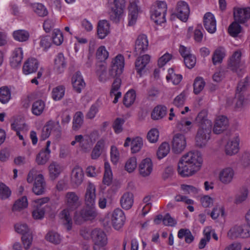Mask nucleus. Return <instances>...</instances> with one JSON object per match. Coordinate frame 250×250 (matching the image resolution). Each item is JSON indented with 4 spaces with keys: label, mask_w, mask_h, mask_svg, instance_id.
<instances>
[{
    "label": "nucleus",
    "mask_w": 250,
    "mask_h": 250,
    "mask_svg": "<svg viewBox=\"0 0 250 250\" xmlns=\"http://www.w3.org/2000/svg\"><path fill=\"white\" fill-rule=\"evenodd\" d=\"M203 163L200 152L191 150L183 155L178 164V172L183 177L192 176L199 171Z\"/></svg>",
    "instance_id": "obj_1"
},
{
    "label": "nucleus",
    "mask_w": 250,
    "mask_h": 250,
    "mask_svg": "<svg viewBox=\"0 0 250 250\" xmlns=\"http://www.w3.org/2000/svg\"><path fill=\"white\" fill-rule=\"evenodd\" d=\"M64 203L66 208L62 211L61 217L63 220V225L67 229L69 230L71 229L72 225L70 212L76 210L81 205V202L79 196L76 192L69 191L65 195Z\"/></svg>",
    "instance_id": "obj_2"
},
{
    "label": "nucleus",
    "mask_w": 250,
    "mask_h": 250,
    "mask_svg": "<svg viewBox=\"0 0 250 250\" xmlns=\"http://www.w3.org/2000/svg\"><path fill=\"white\" fill-rule=\"evenodd\" d=\"M196 120L199 128L195 137L196 145L199 147H203L207 145L210 139L212 122L207 119L204 112H200Z\"/></svg>",
    "instance_id": "obj_3"
},
{
    "label": "nucleus",
    "mask_w": 250,
    "mask_h": 250,
    "mask_svg": "<svg viewBox=\"0 0 250 250\" xmlns=\"http://www.w3.org/2000/svg\"><path fill=\"white\" fill-rule=\"evenodd\" d=\"M37 173V170L32 168L28 173L27 181L28 183H31L34 180L33 192L36 195H42L45 192L46 183L43 175L39 174L36 176Z\"/></svg>",
    "instance_id": "obj_4"
},
{
    "label": "nucleus",
    "mask_w": 250,
    "mask_h": 250,
    "mask_svg": "<svg viewBox=\"0 0 250 250\" xmlns=\"http://www.w3.org/2000/svg\"><path fill=\"white\" fill-rule=\"evenodd\" d=\"M167 5L164 1H157L152 6L150 13L151 19L154 22L160 24L166 21Z\"/></svg>",
    "instance_id": "obj_5"
},
{
    "label": "nucleus",
    "mask_w": 250,
    "mask_h": 250,
    "mask_svg": "<svg viewBox=\"0 0 250 250\" xmlns=\"http://www.w3.org/2000/svg\"><path fill=\"white\" fill-rule=\"evenodd\" d=\"M108 3L111 6L110 20L114 22H118L123 13L125 0H108Z\"/></svg>",
    "instance_id": "obj_6"
},
{
    "label": "nucleus",
    "mask_w": 250,
    "mask_h": 250,
    "mask_svg": "<svg viewBox=\"0 0 250 250\" xmlns=\"http://www.w3.org/2000/svg\"><path fill=\"white\" fill-rule=\"evenodd\" d=\"M52 133L55 136L59 138L61 135V127L59 122H54L50 121L44 126L42 129L41 135V138L44 140L49 137Z\"/></svg>",
    "instance_id": "obj_7"
},
{
    "label": "nucleus",
    "mask_w": 250,
    "mask_h": 250,
    "mask_svg": "<svg viewBox=\"0 0 250 250\" xmlns=\"http://www.w3.org/2000/svg\"><path fill=\"white\" fill-rule=\"evenodd\" d=\"M125 66L124 57L121 54L118 55L112 61L109 70L110 75L113 77L119 76L123 72Z\"/></svg>",
    "instance_id": "obj_8"
},
{
    "label": "nucleus",
    "mask_w": 250,
    "mask_h": 250,
    "mask_svg": "<svg viewBox=\"0 0 250 250\" xmlns=\"http://www.w3.org/2000/svg\"><path fill=\"white\" fill-rule=\"evenodd\" d=\"M174 14L183 21H186L189 14V7L188 4L184 1H178L177 3Z\"/></svg>",
    "instance_id": "obj_9"
},
{
    "label": "nucleus",
    "mask_w": 250,
    "mask_h": 250,
    "mask_svg": "<svg viewBox=\"0 0 250 250\" xmlns=\"http://www.w3.org/2000/svg\"><path fill=\"white\" fill-rule=\"evenodd\" d=\"M125 217L124 211L120 208L114 209L112 214L111 222L116 229H121L125 224Z\"/></svg>",
    "instance_id": "obj_10"
},
{
    "label": "nucleus",
    "mask_w": 250,
    "mask_h": 250,
    "mask_svg": "<svg viewBox=\"0 0 250 250\" xmlns=\"http://www.w3.org/2000/svg\"><path fill=\"white\" fill-rule=\"evenodd\" d=\"M187 142L185 136L180 133L175 134L172 140V150L178 154L182 152L186 148Z\"/></svg>",
    "instance_id": "obj_11"
},
{
    "label": "nucleus",
    "mask_w": 250,
    "mask_h": 250,
    "mask_svg": "<svg viewBox=\"0 0 250 250\" xmlns=\"http://www.w3.org/2000/svg\"><path fill=\"white\" fill-rule=\"evenodd\" d=\"M234 171L230 167H227L221 169L219 173L218 178L220 182L224 185L231 183L234 177Z\"/></svg>",
    "instance_id": "obj_12"
},
{
    "label": "nucleus",
    "mask_w": 250,
    "mask_h": 250,
    "mask_svg": "<svg viewBox=\"0 0 250 250\" xmlns=\"http://www.w3.org/2000/svg\"><path fill=\"white\" fill-rule=\"evenodd\" d=\"M204 26L206 30L210 34L216 31V21L214 15L210 12L206 13L203 18Z\"/></svg>",
    "instance_id": "obj_13"
},
{
    "label": "nucleus",
    "mask_w": 250,
    "mask_h": 250,
    "mask_svg": "<svg viewBox=\"0 0 250 250\" xmlns=\"http://www.w3.org/2000/svg\"><path fill=\"white\" fill-rule=\"evenodd\" d=\"M148 42L146 35H139L135 42L134 53L136 56L140 55L147 50Z\"/></svg>",
    "instance_id": "obj_14"
},
{
    "label": "nucleus",
    "mask_w": 250,
    "mask_h": 250,
    "mask_svg": "<svg viewBox=\"0 0 250 250\" xmlns=\"http://www.w3.org/2000/svg\"><path fill=\"white\" fill-rule=\"evenodd\" d=\"M83 178L84 173L82 168L78 166H76L71 172V184L75 187H78L82 184Z\"/></svg>",
    "instance_id": "obj_15"
},
{
    "label": "nucleus",
    "mask_w": 250,
    "mask_h": 250,
    "mask_svg": "<svg viewBox=\"0 0 250 250\" xmlns=\"http://www.w3.org/2000/svg\"><path fill=\"white\" fill-rule=\"evenodd\" d=\"M138 170L142 177L149 176L153 170V163L151 159L146 158L142 160L139 165Z\"/></svg>",
    "instance_id": "obj_16"
},
{
    "label": "nucleus",
    "mask_w": 250,
    "mask_h": 250,
    "mask_svg": "<svg viewBox=\"0 0 250 250\" xmlns=\"http://www.w3.org/2000/svg\"><path fill=\"white\" fill-rule=\"evenodd\" d=\"M96 187L95 185L89 183L86 188L84 195L85 206H95Z\"/></svg>",
    "instance_id": "obj_17"
},
{
    "label": "nucleus",
    "mask_w": 250,
    "mask_h": 250,
    "mask_svg": "<svg viewBox=\"0 0 250 250\" xmlns=\"http://www.w3.org/2000/svg\"><path fill=\"white\" fill-rule=\"evenodd\" d=\"M239 137L237 135L234 137L232 140L228 141L225 148L226 154L232 156L236 154L239 149Z\"/></svg>",
    "instance_id": "obj_18"
},
{
    "label": "nucleus",
    "mask_w": 250,
    "mask_h": 250,
    "mask_svg": "<svg viewBox=\"0 0 250 250\" xmlns=\"http://www.w3.org/2000/svg\"><path fill=\"white\" fill-rule=\"evenodd\" d=\"M233 14L236 22L244 23L250 18V8H237L234 10Z\"/></svg>",
    "instance_id": "obj_19"
},
{
    "label": "nucleus",
    "mask_w": 250,
    "mask_h": 250,
    "mask_svg": "<svg viewBox=\"0 0 250 250\" xmlns=\"http://www.w3.org/2000/svg\"><path fill=\"white\" fill-rule=\"evenodd\" d=\"M229 125L228 118L225 116H219L215 120L213 127V132L217 134L222 133L226 130Z\"/></svg>",
    "instance_id": "obj_20"
},
{
    "label": "nucleus",
    "mask_w": 250,
    "mask_h": 250,
    "mask_svg": "<svg viewBox=\"0 0 250 250\" xmlns=\"http://www.w3.org/2000/svg\"><path fill=\"white\" fill-rule=\"evenodd\" d=\"M71 83L73 89L78 93H80L85 86L83 76L79 71L76 72L72 76Z\"/></svg>",
    "instance_id": "obj_21"
},
{
    "label": "nucleus",
    "mask_w": 250,
    "mask_h": 250,
    "mask_svg": "<svg viewBox=\"0 0 250 250\" xmlns=\"http://www.w3.org/2000/svg\"><path fill=\"white\" fill-rule=\"evenodd\" d=\"M38 61L34 58H29L24 63L22 72L25 75L35 73L39 67Z\"/></svg>",
    "instance_id": "obj_22"
},
{
    "label": "nucleus",
    "mask_w": 250,
    "mask_h": 250,
    "mask_svg": "<svg viewBox=\"0 0 250 250\" xmlns=\"http://www.w3.org/2000/svg\"><path fill=\"white\" fill-rule=\"evenodd\" d=\"M128 25H133L136 23L138 15V8L136 0L130 1L128 6Z\"/></svg>",
    "instance_id": "obj_23"
},
{
    "label": "nucleus",
    "mask_w": 250,
    "mask_h": 250,
    "mask_svg": "<svg viewBox=\"0 0 250 250\" xmlns=\"http://www.w3.org/2000/svg\"><path fill=\"white\" fill-rule=\"evenodd\" d=\"M84 208L80 211V215L84 221L94 220L97 216V211L95 206H85Z\"/></svg>",
    "instance_id": "obj_24"
},
{
    "label": "nucleus",
    "mask_w": 250,
    "mask_h": 250,
    "mask_svg": "<svg viewBox=\"0 0 250 250\" xmlns=\"http://www.w3.org/2000/svg\"><path fill=\"white\" fill-rule=\"evenodd\" d=\"M97 35L99 39H104L110 32V24L106 20H101L98 22Z\"/></svg>",
    "instance_id": "obj_25"
},
{
    "label": "nucleus",
    "mask_w": 250,
    "mask_h": 250,
    "mask_svg": "<svg viewBox=\"0 0 250 250\" xmlns=\"http://www.w3.org/2000/svg\"><path fill=\"white\" fill-rule=\"evenodd\" d=\"M150 56L146 54L139 57L135 62V68L137 73L141 76L143 71L145 69L146 65L149 63Z\"/></svg>",
    "instance_id": "obj_26"
},
{
    "label": "nucleus",
    "mask_w": 250,
    "mask_h": 250,
    "mask_svg": "<svg viewBox=\"0 0 250 250\" xmlns=\"http://www.w3.org/2000/svg\"><path fill=\"white\" fill-rule=\"evenodd\" d=\"M23 59V51L21 47L16 48L13 51L12 56L10 60L11 66L16 68L19 66Z\"/></svg>",
    "instance_id": "obj_27"
},
{
    "label": "nucleus",
    "mask_w": 250,
    "mask_h": 250,
    "mask_svg": "<svg viewBox=\"0 0 250 250\" xmlns=\"http://www.w3.org/2000/svg\"><path fill=\"white\" fill-rule=\"evenodd\" d=\"M241 53L240 51H235L229 59L228 67L232 71L236 72L240 66Z\"/></svg>",
    "instance_id": "obj_28"
},
{
    "label": "nucleus",
    "mask_w": 250,
    "mask_h": 250,
    "mask_svg": "<svg viewBox=\"0 0 250 250\" xmlns=\"http://www.w3.org/2000/svg\"><path fill=\"white\" fill-rule=\"evenodd\" d=\"M91 239L93 243H107V237L102 229H95L92 231Z\"/></svg>",
    "instance_id": "obj_29"
},
{
    "label": "nucleus",
    "mask_w": 250,
    "mask_h": 250,
    "mask_svg": "<svg viewBox=\"0 0 250 250\" xmlns=\"http://www.w3.org/2000/svg\"><path fill=\"white\" fill-rule=\"evenodd\" d=\"M133 202V195L131 192L125 193L120 199L121 207L126 210L130 209L132 207Z\"/></svg>",
    "instance_id": "obj_30"
},
{
    "label": "nucleus",
    "mask_w": 250,
    "mask_h": 250,
    "mask_svg": "<svg viewBox=\"0 0 250 250\" xmlns=\"http://www.w3.org/2000/svg\"><path fill=\"white\" fill-rule=\"evenodd\" d=\"M45 240L55 245L61 244L62 240V236L57 231L55 230H49L45 236Z\"/></svg>",
    "instance_id": "obj_31"
},
{
    "label": "nucleus",
    "mask_w": 250,
    "mask_h": 250,
    "mask_svg": "<svg viewBox=\"0 0 250 250\" xmlns=\"http://www.w3.org/2000/svg\"><path fill=\"white\" fill-rule=\"evenodd\" d=\"M48 170L50 178L54 180L59 177L62 168L58 163L53 162L49 166Z\"/></svg>",
    "instance_id": "obj_32"
},
{
    "label": "nucleus",
    "mask_w": 250,
    "mask_h": 250,
    "mask_svg": "<svg viewBox=\"0 0 250 250\" xmlns=\"http://www.w3.org/2000/svg\"><path fill=\"white\" fill-rule=\"evenodd\" d=\"M248 85V82L246 80H243L240 81L238 84L236 89V96L239 99L237 102V105H242L244 100V96L242 95L241 93L245 91Z\"/></svg>",
    "instance_id": "obj_33"
},
{
    "label": "nucleus",
    "mask_w": 250,
    "mask_h": 250,
    "mask_svg": "<svg viewBox=\"0 0 250 250\" xmlns=\"http://www.w3.org/2000/svg\"><path fill=\"white\" fill-rule=\"evenodd\" d=\"M66 63L63 54L59 53L54 59V67L58 73H62L66 66Z\"/></svg>",
    "instance_id": "obj_34"
},
{
    "label": "nucleus",
    "mask_w": 250,
    "mask_h": 250,
    "mask_svg": "<svg viewBox=\"0 0 250 250\" xmlns=\"http://www.w3.org/2000/svg\"><path fill=\"white\" fill-rule=\"evenodd\" d=\"M225 55L226 51L224 47H219L217 48L214 51L212 57L213 64L216 65L217 63H221Z\"/></svg>",
    "instance_id": "obj_35"
},
{
    "label": "nucleus",
    "mask_w": 250,
    "mask_h": 250,
    "mask_svg": "<svg viewBox=\"0 0 250 250\" xmlns=\"http://www.w3.org/2000/svg\"><path fill=\"white\" fill-rule=\"evenodd\" d=\"M166 113L167 107L165 106L158 105L153 109L151 113V117L154 120H159L164 117Z\"/></svg>",
    "instance_id": "obj_36"
},
{
    "label": "nucleus",
    "mask_w": 250,
    "mask_h": 250,
    "mask_svg": "<svg viewBox=\"0 0 250 250\" xmlns=\"http://www.w3.org/2000/svg\"><path fill=\"white\" fill-rule=\"evenodd\" d=\"M104 146V140H101L97 142L91 152V157L92 159L95 160L100 157Z\"/></svg>",
    "instance_id": "obj_37"
},
{
    "label": "nucleus",
    "mask_w": 250,
    "mask_h": 250,
    "mask_svg": "<svg viewBox=\"0 0 250 250\" xmlns=\"http://www.w3.org/2000/svg\"><path fill=\"white\" fill-rule=\"evenodd\" d=\"M112 180V172L109 163L108 162L104 163V172L103 182L104 185H109Z\"/></svg>",
    "instance_id": "obj_38"
},
{
    "label": "nucleus",
    "mask_w": 250,
    "mask_h": 250,
    "mask_svg": "<svg viewBox=\"0 0 250 250\" xmlns=\"http://www.w3.org/2000/svg\"><path fill=\"white\" fill-rule=\"evenodd\" d=\"M136 92L133 89L128 90L125 95L123 99V103L126 107L131 105L136 99Z\"/></svg>",
    "instance_id": "obj_39"
},
{
    "label": "nucleus",
    "mask_w": 250,
    "mask_h": 250,
    "mask_svg": "<svg viewBox=\"0 0 250 250\" xmlns=\"http://www.w3.org/2000/svg\"><path fill=\"white\" fill-rule=\"evenodd\" d=\"M65 91L64 86L60 85L54 88L52 91V97L55 101H59L61 100L64 96Z\"/></svg>",
    "instance_id": "obj_40"
},
{
    "label": "nucleus",
    "mask_w": 250,
    "mask_h": 250,
    "mask_svg": "<svg viewBox=\"0 0 250 250\" xmlns=\"http://www.w3.org/2000/svg\"><path fill=\"white\" fill-rule=\"evenodd\" d=\"M45 107V103L41 100H38L32 104V112L36 116H39L43 112Z\"/></svg>",
    "instance_id": "obj_41"
},
{
    "label": "nucleus",
    "mask_w": 250,
    "mask_h": 250,
    "mask_svg": "<svg viewBox=\"0 0 250 250\" xmlns=\"http://www.w3.org/2000/svg\"><path fill=\"white\" fill-rule=\"evenodd\" d=\"M192 122L188 121L186 118H182L177 124L178 129L182 132L187 133L189 132L192 128Z\"/></svg>",
    "instance_id": "obj_42"
},
{
    "label": "nucleus",
    "mask_w": 250,
    "mask_h": 250,
    "mask_svg": "<svg viewBox=\"0 0 250 250\" xmlns=\"http://www.w3.org/2000/svg\"><path fill=\"white\" fill-rule=\"evenodd\" d=\"M166 79L167 82L171 81L174 84H179L182 79V76L180 74H176L174 73L172 68L168 70V74L166 76Z\"/></svg>",
    "instance_id": "obj_43"
},
{
    "label": "nucleus",
    "mask_w": 250,
    "mask_h": 250,
    "mask_svg": "<svg viewBox=\"0 0 250 250\" xmlns=\"http://www.w3.org/2000/svg\"><path fill=\"white\" fill-rule=\"evenodd\" d=\"M14 39L19 42H23L27 41L29 37L28 32L24 30H18L13 33Z\"/></svg>",
    "instance_id": "obj_44"
},
{
    "label": "nucleus",
    "mask_w": 250,
    "mask_h": 250,
    "mask_svg": "<svg viewBox=\"0 0 250 250\" xmlns=\"http://www.w3.org/2000/svg\"><path fill=\"white\" fill-rule=\"evenodd\" d=\"M243 227L235 226L230 229L228 232V236L231 239H234L238 237L247 236V235L242 234Z\"/></svg>",
    "instance_id": "obj_45"
},
{
    "label": "nucleus",
    "mask_w": 250,
    "mask_h": 250,
    "mask_svg": "<svg viewBox=\"0 0 250 250\" xmlns=\"http://www.w3.org/2000/svg\"><path fill=\"white\" fill-rule=\"evenodd\" d=\"M53 43L56 45H60L63 41V36L62 32L59 29H55L51 38Z\"/></svg>",
    "instance_id": "obj_46"
},
{
    "label": "nucleus",
    "mask_w": 250,
    "mask_h": 250,
    "mask_svg": "<svg viewBox=\"0 0 250 250\" xmlns=\"http://www.w3.org/2000/svg\"><path fill=\"white\" fill-rule=\"evenodd\" d=\"M170 146L167 142H163L159 147L157 151V156L159 159L166 157L169 152Z\"/></svg>",
    "instance_id": "obj_47"
},
{
    "label": "nucleus",
    "mask_w": 250,
    "mask_h": 250,
    "mask_svg": "<svg viewBox=\"0 0 250 250\" xmlns=\"http://www.w3.org/2000/svg\"><path fill=\"white\" fill-rule=\"evenodd\" d=\"M50 151L42 150L37 155L36 161L39 165H44L49 160Z\"/></svg>",
    "instance_id": "obj_48"
},
{
    "label": "nucleus",
    "mask_w": 250,
    "mask_h": 250,
    "mask_svg": "<svg viewBox=\"0 0 250 250\" xmlns=\"http://www.w3.org/2000/svg\"><path fill=\"white\" fill-rule=\"evenodd\" d=\"M83 114L82 112H77L73 117L72 128L77 130L80 128L83 124Z\"/></svg>",
    "instance_id": "obj_49"
},
{
    "label": "nucleus",
    "mask_w": 250,
    "mask_h": 250,
    "mask_svg": "<svg viewBox=\"0 0 250 250\" xmlns=\"http://www.w3.org/2000/svg\"><path fill=\"white\" fill-rule=\"evenodd\" d=\"M143 146V139L140 137H136L133 139L131 142V150L133 153L138 152Z\"/></svg>",
    "instance_id": "obj_50"
},
{
    "label": "nucleus",
    "mask_w": 250,
    "mask_h": 250,
    "mask_svg": "<svg viewBox=\"0 0 250 250\" xmlns=\"http://www.w3.org/2000/svg\"><path fill=\"white\" fill-rule=\"evenodd\" d=\"M28 206L27 199L26 196H23L18 199L13 205L14 211H20L25 208Z\"/></svg>",
    "instance_id": "obj_51"
},
{
    "label": "nucleus",
    "mask_w": 250,
    "mask_h": 250,
    "mask_svg": "<svg viewBox=\"0 0 250 250\" xmlns=\"http://www.w3.org/2000/svg\"><path fill=\"white\" fill-rule=\"evenodd\" d=\"M11 99V91L7 86L0 88V102L6 104Z\"/></svg>",
    "instance_id": "obj_52"
},
{
    "label": "nucleus",
    "mask_w": 250,
    "mask_h": 250,
    "mask_svg": "<svg viewBox=\"0 0 250 250\" xmlns=\"http://www.w3.org/2000/svg\"><path fill=\"white\" fill-rule=\"evenodd\" d=\"M137 159L135 157L129 158L125 163V169L128 173H131L134 171L137 167Z\"/></svg>",
    "instance_id": "obj_53"
},
{
    "label": "nucleus",
    "mask_w": 250,
    "mask_h": 250,
    "mask_svg": "<svg viewBox=\"0 0 250 250\" xmlns=\"http://www.w3.org/2000/svg\"><path fill=\"white\" fill-rule=\"evenodd\" d=\"M241 31V26L238 22H232L228 28V32L232 37H236Z\"/></svg>",
    "instance_id": "obj_54"
},
{
    "label": "nucleus",
    "mask_w": 250,
    "mask_h": 250,
    "mask_svg": "<svg viewBox=\"0 0 250 250\" xmlns=\"http://www.w3.org/2000/svg\"><path fill=\"white\" fill-rule=\"evenodd\" d=\"M108 52L104 46H101L98 48L96 57L99 61L101 62L105 61L108 58Z\"/></svg>",
    "instance_id": "obj_55"
},
{
    "label": "nucleus",
    "mask_w": 250,
    "mask_h": 250,
    "mask_svg": "<svg viewBox=\"0 0 250 250\" xmlns=\"http://www.w3.org/2000/svg\"><path fill=\"white\" fill-rule=\"evenodd\" d=\"M205 85V83L202 78H196L193 84L194 93L196 94H199L203 89Z\"/></svg>",
    "instance_id": "obj_56"
},
{
    "label": "nucleus",
    "mask_w": 250,
    "mask_h": 250,
    "mask_svg": "<svg viewBox=\"0 0 250 250\" xmlns=\"http://www.w3.org/2000/svg\"><path fill=\"white\" fill-rule=\"evenodd\" d=\"M34 12L40 17H44L48 14L46 7L42 3H36L33 5Z\"/></svg>",
    "instance_id": "obj_57"
},
{
    "label": "nucleus",
    "mask_w": 250,
    "mask_h": 250,
    "mask_svg": "<svg viewBox=\"0 0 250 250\" xmlns=\"http://www.w3.org/2000/svg\"><path fill=\"white\" fill-rule=\"evenodd\" d=\"M125 122V121L123 118H117L115 120L112 125V127L115 133L119 134L123 131V125Z\"/></svg>",
    "instance_id": "obj_58"
},
{
    "label": "nucleus",
    "mask_w": 250,
    "mask_h": 250,
    "mask_svg": "<svg viewBox=\"0 0 250 250\" xmlns=\"http://www.w3.org/2000/svg\"><path fill=\"white\" fill-rule=\"evenodd\" d=\"M11 194L10 188L4 183H0V198L2 200L7 199Z\"/></svg>",
    "instance_id": "obj_59"
},
{
    "label": "nucleus",
    "mask_w": 250,
    "mask_h": 250,
    "mask_svg": "<svg viewBox=\"0 0 250 250\" xmlns=\"http://www.w3.org/2000/svg\"><path fill=\"white\" fill-rule=\"evenodd\" d=\"M248 195V190L246 188H243L237 194L235 198V203L240 204L246 200Z\"/></svg>",
    "instance_id": "obj_60"
},
{
    "label": "nucleus",
    "mask_w": 250,
    "mask_h": 250,
    "mask_svg": "<svg viewBox=\"0 0 250 250\" xmlns=\"http://www.w3.org/2000/svg\"><path fill=\"white\" fill-rule=\"evenodd\" d=\"M120 158L119 152L116 146H112L110 148V160L112 163L116 165Z\"/></svg>",
    "instance_id": "obj_61"
},
{
    "label": "nucleus",
    "mask_w": 250,
    "mask_h": 250,
    "mask_svg": "<svg viewBox=\"0 0 250 250\" xmlns=\"http://www.w3.org/2000/svg\"><path fill=\"white\" fill-rule=\"evenodd\" d=\"M159 133L156 128L151 129L147 133V138L150 143L156 142L159 138Z\"/></svg>",
    "instance_id": "obj_62"
},
{
    "label": "nucleus",
    "mask_w": 250,
    "mask_h": 250,
    "mask_svg": "<svg viewBox=\"0 0 250 250\" xmlns=\"http://www.w3.org/2000/svg\"><path fill=\"white\" fill-rule=\"evenodd\" d=\"M184 61L186 67L189 69H191L196 64V58L194 55L191 54L186 57V58L184 59Z\"/></svg>",
    "instance_id": "obj_63"
},
{
    "label": "nucleus",
    "mask_w": 250,
    "mask_h": 250,
    "mask_svg": "<svg viewBox=\"0 0 250 250\" xmlns=\"http://www.w3.org/2000/svg\"><path fill=\"white\" fill-rule=\"evenodd\" d=\"M45 210L43 207L37 206L32 212L33 217L35 219H42L44 215Z\"/></svg>",
    "instance_id": "obj_64"
}]
</instances>
